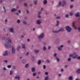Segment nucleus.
I'll return each mask as SVG.
<instances>
[{
    "instance_id": "f8f14e48",
    "label": "nucleus",
    "mask_w": 80,
    "mask_h": 80,
    "mask_svg": "<svg viewBox=\"0 0 80 80\" xmlns=\"http://www.w3.org/2000/svg\"><path fill=\"white\" fill-rule=\"evenodd\" d=\"M34 52L35 53H39L40 51L38 49H34Z\"/></svg>"
},
{
    "instance_id": "37998d69",
    "label": "nucleus",
    "mask_w": 80,
    "mask_h": 80,
    "mask_svg": "<svg viewBox=\"0 0 80 80\" xmlns=\"http://www.w3.org/2000/svg\"><path fill=\"white\" fill-rule=\"evenodd\" d=\"M46 62L48 63H50V60L48 59H47L46 61Z\"/></svg>"
},
{
    "instance_id": "052dcab7",
    "label": "nucleus",
    "mask_w": 80,
    "mask_h": 80,
    "mask_svg": "<svg viewBox=\"0 0 80 80\" xmlns=\"http://www.w3.org/2000/svg\"><path fill=\"white\" fill-rule=\"evenodd\" d=\"M38 18H41V16H40V15H38Z\"/></svg>"
},
{
    "instance_id": "c756f323",
    "label": "nucleus",
    "mask_w": 80,
    "mask_h": 80,
    "mask_svg": "<svg viewBox=\"0 0 80 80\" xmlns=\"http://www.w3.org/2000/svg\"><path fill=\"white\" fill-rule=\"evenodd\" d=\"M73 54H71L69 55V57L70 58H71V57H73Z\"/></svg>"
},
{
    "instance_id": "a19ab883",
    "label": "nucleus",
    "mask_w": 80,
    "mask_h": 80,
    "mask_svg": "<svg viewBox=\"0 0 80 80\" xmlns=\"http://www.w3.org/2000/svg\"><path fill=\"white\" fill-rule=\"evenodd\" d=\"M17 22L18 23H20V19H18Z\"/></svg>"
},
{
    "instance_id": "0e129e2a",
    "label": "nucleus",
    "mask_w": 80,
    "mask_h": 80,
    "mask_svg": "<svg viewBox=\"0 0 80 80\" xmlns=\"http://www.w3.org/2000/svg\"><path fill=\"white\" fill-rule=\"evenodd\" d=\"M27 13H29V11H28V10H26Z\"/></svg>"
},
{
    "instance_id": "864d4df0",
    "label": "nucleus",
    "mask_w": 80,
    "mask_h": 80,
    "mask_svg": "<svg viewBox=\"0 0 80 80\" xmlns=\"http://www.w3.org/2000/svg\"><path fill=\"white\" fill-rule=\"evenodd\" d=\"M32 60H33H33H35V58H34V57H33V56L32 57Z\"/></svg>"
},
{
    "instance_id": "de8ad7c7",
    "label": "nucleus",
    "mask_w": 80,
    "mask_h": 80,
    "mask_svg": "<svg viewBox=\"0 0 80 80\" xmlns=\"http://www.w3.org/2000/svg\"><path fill=\"white\" fill-rule=\"evenodd\" d=\"M45 75H48V72H45Z\"/></svg>"
},
{
    "instance_id": "4d7b16f0",
    "label": "nucleus",
    "mask_w": 80,
    "mask_h": 80,
    "mask_svg": "<svg viewBox=\"0 0 80 80\" xmlns=\"http://www.w3.org/2000/svg\"><path fill=\"white\" fill-rule=\"evenodd\" d=\"M73 54V55H75V56H76V55H77V53H76V52H73V54Z\"/></svg>"
},
{
    "instance_id": "6e6d98bb",
    "label": "nucleus",
    "mask_w": 80,
    "mask_h": 80,
    "mask_svg": "<svg viewBox=\"0 0 80 80\" xmlns=\"http://www.w3.org/2000/svg\"><path fill=\"white\" fill-rule=\"evenodd\" d=\"M29 54V52H27L26 54V56H28Z\"/></svg>"
},
{
    "instance_id": "58836bf2",
    "label": "nucleus",
    "mask_w": 80,
    "mask_h": 80,
    "mask_svg": "<svg viewBox=\"0 0 80 80\" xmlns=\"http://www.w3.org/2000/svg\"><path fill=\"white\" fill-rule=\"evenodd\" d=\"M68 17H69V15L68 14H66L65 15V17L66 18H68Z\"/></svg>"
},
{
    "instance_id": "f3484780",
    "label": "nucleus",
    "mask_w": 80,
    "mask_h": 80,
    "mask_svg": "<svg viewBox=\"0 0 80 80\" xmlns=\"http://www.w3.org/2000/svg\"><path fill=\"white\" fill-rule=\"evenodd\" d=\"M21 46L22 48H25V44H22Z\"/></svg>"
},
{
    "instance_id": "c85d7f7f",
    "label": "nucleus",
    "mask_w": 80,
    "mask_h": 80,
    "mask_svg": "<svg viewBox=\"0 0 80 80\" xmlns=\"http://www.w3.org/2000/svg\"><path fill=\"white\" fill-rule=\"evenodd\" d=\"M59 25V21H57V24H56V26L57 27H58Z\"/></svg>"
},
{
    "instance_id": "69168bd1",
    "label": "nucleus",
    "mask_w": 80,
    "mask_h": 80,
    "mask_svg": "<svg viewBox=\"0 0 80 80\" xmlns=\"http://www.w3.org/2000/svg\"><path fill=\"white\" fill-rule=\"evenodd\" d=\"M74 24H75V23L74 22L72 23V26L73 27H75V25H74Z\"/></svg>"
},
{
    "instance_id": "6ab92c4d",
    "label": "nucleus",
    "mask_w": 80,
    "mask_h": 80,
    "mask_svg": "<svg viewBox=\"0 0 80 80\" xmlns=\"http://www.w3.org/2000/svg\"><path fill=\"white\" fill-rule=\"evenodd\" d=\"M38 1L37 0H35L34 1V5H37Z\"/></svg>"
},
{
    "instance_id": "338daca9",
    "label": "nucleus",
    "mask_w": 80,
    "mask_h": 80,
    "mask_svg": "<svg viewBox=\"0 0 80 80\" xmlns=\"http://www.w3.org/2000/svg\"><path fill=\"white\" fill-rule=\"evenodd\" d=\"M73 5H71L70 6V8H73Z\"/></svg>"
},
{
    "instance_id": "c9c22d12",
    "label": "nucleus",
    "mask_w": 80,
    "mask_h": 80,
    "mask_svg": "<svg viewBox=\"0 0 80 80\" xmlns=\"http://www.w3.org/2000/svg\"><path fill=\"white\" fill-rule=\"evenodd\" d=\"M9 73H10V75H12L13 74V71L11 70L10 72Z\"/></svg>"
},
{
    "instance_id": "f03ea898",
    "label": "nucleus",
    "mask_w": 80,
    "mask_h": 80,
    "mask_svg": "<svg viewBox=\"0 0 80 80\" xmlns=\"http://www.w3.org/2000/svg\"><path fill=\"white\" fill-rule=\"evenodd\" d=\"M8 53L10 54V52H9L8 53V51L7 50H6L3 52V53L2 54V55L4 56H8Z\"/></svg>"
},
{
    "instance_id": "9b49d317",
    "label": "nucleus",
    "mask_w": 80,
    "mask_h": 80,
    "mask_svg": "<svg viewBox=\"0 0 80 80\" xmlns=\"http://www.w3.org/2000/svg\"><path fill=\"white\" fill-rule=\"evenodd\" d=\"M27 63V60L25 59H23L22 61V64H25Z\"/></svg>"
},
{
    "instance_id": "ea45409f",
    "label": "nucleus",
    "mask_w": 80,
    "mask_h": 80,
    "mask_svg": "<svg viewBox=\"0 0 80 80\" xmlns=\"http://www.w3.org/2000/svg\"><path fill=\"white\" fill-rule=\"evenodd\" d=\"M7 67L8 68H11V67H12V66H11V65H8L7 66Z\"/></svg>"
},
{
    "instance_id": "13d9d810",
    "label": "nucleus",
    "mask_w": 80,
    "mask_h": 80,
    "mask_svg": "<svg viewBox=\"0 0 80 80\" xmlns=\"http://www.w3.org/2000/svg\"><path fill=\"white\" fill-rule=\"evenodd\" d=\"M3 62H5V63H7L8 62V61H7V60H4Z\"/></svg>"
},
{
    "instance_id": "dca6fc26",
    "label": "nucleus",
    "mask_w": 80,
    "mask_h": 80,
    "mask_svg": "<svg viewBox=\"0 0 80 80\" xmlns=\"http://www.w3.org/2000/svg\"><path fill=\"white\" fill-rule=\"evenodd\" d=\"M21 47V46L20 45H19L18 46L17 48V50L18 51V50H20V49Z\"/></svg>"
},
{
    "instance_id": "e433bc0d",
    "label": "nucleus",
    "mask_w": 80,
    "mask_h": 80,
    "mask_svg": "<svg viewBox=\"0 0 80 80\" xmlns=\"http://www.w3.org/2000/svg\"><path fill=\"white\" fill-rule=\"evenodd\" d=\"M3 9H4V13H6L7 11L6 10V9H5V7L4 6H3Z\"/></svg>"
},
{
    "instance_id": "f257e3e1",
    "label": "nucleus",
    "mask_w": 80,
    "mask_h": 80,
    "mask_svg": "<svg viewBox=\"0 0 80 80\" xmlns=\"http://www.w3.org/2000/svg\"><path fill=\"white\" fill-rule=\"evenodd\" d=\"M5 47L6 48H12V45L9 44L8 42L6 41L5 42Z\"/></svg>"
},
{
    "instance_id": "9d476101",
    "label": "nucleus",
    "mask_w": 80,
    "mask_h": 80,
    "mask_svg": "<svg viewBox=\"0 0 80 80\" xmlns=\"http://www.w3.org/2000/svg\"><path fill=\"white\" fill-rule=\"evenodd\" d=\"M64 28H61L59 29V30H58V33H59L60 32H64Z\"/></svg>"
},
{
    "instance_id": "5fc2aeb1",
    "label": "nucleus",
    "mask_w": 80,
    "mask_h": 80,
    "mask_svg": "<svg viewBox=\"0 0 80 80\" xmlns=\"http://www.w3.org/2000/svg\"><path fill=\"white\" fill-rule=\"evenodd\" d=\"M57 53H55L54 54L53 57H55L57 56Z\"/></svg>"
},
{
    "instance_id": "09e8293b",
    "label": "nucleus",
    "mask_w": 80,
    "mask_h": 80,
    "mask_svg": "<svg viewBox=\"0 0 80 80\" xmlns=\"http://www.w3.org/2000/svg\"><path fill=\"white\" fill-rule=\"evenodd\" d=\"M12 68L13 70H15L16 69V67L15 66H13L12 67Z\"/></svg>"
},
{
    "instance_id": "72a5a7b5",
    "label": "nucleus",
    "mask_w": 80,
    "mask_h": 80,
    "mask_svg": "<svg viewBox=\"0 0 80 80\" xmlns=\"http://www.w3.org/2000/svg\"><path fill=\"white\" fill-rule=\"evenodd\" d=\"M41 60H39L38 61V65H40L41 64Z\"/></svg>"
},
{
    "instance_id": "bf43d9fd",
    "label": "nucleus",
    "mask_w": 80,
    "mask_h": 80,
    "mask_svg": "<svg viewBox=\"0 0 80 80\" xmlns=\"http://www.w3.org/2000/svg\"><path fill=\"white\" fill-rule=\"evenodd\" d=\"M18 12L19 13H21V10H18Z\"/></svg>"
},
{
    "instance_id": "5701e85b",
    "label": "nucleus",
    "mask_w": 80,
    "mask_h": 80,
    "mask_svg": "<svg viewBox=\"0 0 80 80\" xmlns=\"http://www.w3.org/2000/svg\"><path fill=\"white\" fill-rule=\"evenodd\" d=\"M43 3L44 5H47V0H44L43 2Z\"/></svg>"
},
{
    "instance_id": "39448f33",
    "label": "nucleus",
    "mask_w": 80,
    "mask_h": 80,
    "mask_svg": "<svg viewBox=\"0 0 80 80\" xmlns=\"http://www.w3.org/2000/svg\"><path fill=\"white\" fill-rule=\"evenodd\" d=\"M72 58L73 59H75L77 58V59H78V60H80V56H78V54H76V56H74Z\"/></svg>"
},
{
    "instance_id": "2f4dec72",
    "label": "nucleus",
    "mask_w": 80,
    "mask_h": 80,
    "mask_svg": "<svg viewBox=\"0 0 80 80\" xmlns=\"http://www.w3.org/2000/svg\"><path fill=\"white\" fill-rule=\"evenodd\" d=\"M42 49L44 51L46 50H47V48L45 46H44L43 47Z\"/></svg>"
},
{
    "instance_id": "a878e982",
    "label": "nucleus",
    "mask_w": 80,
    "mask_h": 80,
    "mask_svg": "<svg viewBox=\"0 0 80 80\" xmlns=\"http://www.w3.org/2000/svg\"><path fill=\"white\" fill-rule=\"evenodd\" d=\"M24 7H27L28 6V4L27 3L25 2L24 3Z\"/></svg>"
},
{
    "instance_id": "79ce46f5",
    "label": "nucleus",
    "mask_w": 80,
    "mask_h": 80,
    "mask_svg": "<svg viewBox=\"0 0 80 80\" xmlns=\"http://www.w3.org/2000/svg\"><path fill=\"white\" fill-rule=\"evenodd\" d=\"M42 13V12L41 11H38V15H40V14H41Z\"/></svg>"
},
{
    "instance_id": "b1692460",
    "label": "nucleus",
    "mask_w": 80,
    "mask_h": 80,
    "mask_svg": "<svg viewBox=\"0 0 80 80\" xmlns=\"http://www.w3.org/2000/svg\"><path fill=\"white\" fill-rule=\"evenodd\" d=\"M8 41L9 43H12V41H11V40H10V39L9 38H8Z\"/></svg>"
},
{
    "instance_id": "a211bd4d",
    "label": "nucleus",
    "mask_w": 80,
    "mask_h": 80,
    "mask_svg": "<svg viewBox=\"0 0 80 80\" xmlns=\"http://www.w3.org/2000/svg\"><path fill=\"white\" fill-rule=\"evenodd\" d=\"M31 71L32 72H35V68H32L31 69Z\"/></svg>"
},
{
    "instance_id": "c03bdc74",
    "label": "nucleus",
    "mask_w": 80,
    "mask_h": 80,
    "mask_svg": "<svg viewBox=\"0 0 80 80\" xmlns=\"http://www.w3.org/2000/svg\"><path fill=\"white\" fill-rule=\"evenodd\" d=\"M69 15L70 16H72V15H73V13H72V12H70L69 13Z\"/></svg>"
},
{
    "instance_id": "393cba45",
    "label": "nucleus",
    "mask_w": 80,
    "mask_h": 80,
    "mask_svg": "<svg viewBox=\"0 0 80 80\" xmlns=\"http://www.w3.org/2000/svg\"><path fill=\"white\" fill-rule=\"evenodd\" d=\"M52 33H58V31H55L54 30H52Z\"/></svg>"
},
{
    "instance_id": "4c0bfd02",
    "label": "nucleus",
    "mask_w": 80,
    "mask_h": 80,
    "mask_svg": "<svg viewBox=\"0 0 80 80\" xmlns=\"http://www.w3.org/2000/svg\"><path fill=\"white\" fill-rule=\"evenodd\" d=\"M32 75L33 77H35V76L37 75V74H36V73L35 72H34L32 74Z\"/></svg>"
},
{
    "instance_id": "4468645a",
    "label": "nucleus",
    "mask_w": 80,
    "mask_h": 80,
    "mask_svg": "<svg viewBox=\"0 0 80 80\" xmlns=\"http://www.w3.org/2000/svg\"><path fill=\"white\" fill-rule=\"evenodd\" d=\"M36 23L38 25H40L41 23H42V22L40 20H38L36 22Z\"/></svg>"
},
{
    "instance_id": "0eeeda50",
    "label": "nucleus",
    "mask_w": 80,
    "mask_h": 80,
    "mask_svg": "<svg viewBox=\"0 0 80 80\" xmlns=\"http://www.w3.org/2000/svg\"><path fill=\"white\" fill-rule=\"evenodd\" d=\"M67 4V2L65 0H63L62 2L61 5L62 7H63L65 5Z\"/></svg>"
},
{
    "instance_id": "e2e57ef3",
    "label": "nucleus",
    "mask_w": 80,
    "mask_h": 80,
    "mask_svg": "<svg viewBox=\"0 0 80 80\" xmlns=\"http://www.w3.org/2000/svg\"><path fill=\"white\" fill-rule=\"evenodd\" d=\"M78 32H80V28H78Z\"/></svg>"
},
{
    "instance_id": "3c124183",
    "label": "nucleus",
    "mask_w": 80,
    "mask_h": 80,
    "mask_svg": "<svg viewBox=\"0 0 80 80\" xmlns=\"http://www.w3.org/2000/svg\"><path fill=\"white\" fill-rule=\"evenodd\" d=\"M61 4H62V2H61V1H60L59 2L58 5L59 6H60V5H61Z\"/></svg>"
},
{
    "instance_id": "774afa93",
    "label": "nucleus",
    "mask_w": 80,
    "mask_h": 80,
    "mask_svg": "<svg viewBox=\"0 0 80 80\" xmlns=\"http://www.w3.org/2000/svg\"><path fill=\"white\" fill-rule=\"evenodd\" d=\"M80 79L79 78H77L75 79V80H80Z\"/></svg>"
},
{
    "instance_id": "8fccbe9b",
    "label": "nucleus",
    "mask_w": 80,
    "mask_h": 80,
    "mask_svg": "<svg viewBox=\"0 0 80 80\" xmlns=\"http://www.w3.org/2000/svg\"><path fill=\"white\" fill-rule=\"evenodd\" d=\"M56 18H57V19H60V16H58L56 17Z\"/></svg>"
},
{
    "instance_id": "4be33fe9",
    "label": "nucleus",
    "mask_w": 80,
    "mask_h": 80,
    "mask_svg": "<svg viewBox=\"0 0 80 80\" xmlns=\"http://www.w3.org/2000/svg\"><path fill=\"white\" fill-rule=\"evenodd\" d=\"M25 67L26 68H28V67H29V64L27 63L25 64Z\"/></svg>"
},
{
    "instance_id": "412c9836",
    "label": "nucleus",
    "mask_w": 80,
    "mask_h": 80,
    "mask_svg": "<svg viewBox=\"0 0 80 80\" xmlns=\"http://www.w3.org/2000/svg\"><path fill=\"white\" fill-rule=\"evenodd\" d=\"M15 11H16V9L15 8H12L11 10L12 12H15Z\"/></svg>"
},
{
    "instance_id": "1a4fd4ad",
    "label": "nucleus",
    "mask_w": 80,
    "mask_h": 80,
    "mask_svg": "<svg viewBox=\"0 0 80 80\" xmlns=\"http://www.w3.org/2000/svg\"><path fill=\"white\" fill-rule=\"evenodd\" d=\"M75 17H80V12H78L77 13H75Z\"/></svg>"
},
{
    "instance_id": "f704fd0d",
    "label": "nucleus",
    "mask_w": 80,
    "mask_h": 80,
    "mask_svg": "<svg viewBox=\"0 0 80 80\" xmlns=\"http://www.w3.org/2000/svg\"><path fill=\"white\" fill-rule=\"evenodd\" d=\"M71 60H72V59L71 58H69L68 59V62H70Z\"/></svg>"
},
{
    "instance_id": "7c9ffc66",
    "label": "nucleus",
    "mask_w": 80,
    "mask_h": 80,
    "mask_svg": "<svg viewBox=\"0 0 80 80\" xmlns=\"http://www.w3.org/2000/svg\"><path fill=\"white\" fill-rule=\"evenodd\" d=\"M69 80H73V77L72 76H69Z\"/></svg>"
},
{
    "instance_id": "aec40b11",
    "label": "nucleus",
    "mask_w": 80,
    "mask_h": 80,
    "mask_svg": "<svg viewBox=\"0 0 80 80\" xmlns=\"http://www.w3.org/2000/svg\"><path fill=\"white\" fill-rule=\"evenodd\" d=\"M15 79L17 80V79H18V78H20V77L18 76V75H17L15 77Z\"/></svg>"
},
{
    "instance_id": "a18cd8bd",
    "label": "nucleus",
    "mask_w": 80,
    "mask_h": 80,
    "mask_svg": "<svg viewBox=\"0 0 80 80\" xmlns=\"http://www.w3.org/2000/svg\"><path fill=\"white\" fill-rule=\"evenodd\" d=\"M2 40H5V37H2Z\"/></svg>"
},
{
    "instance_id": "603ef678",
    "label": "nucleus",
    "mask_w": 80,
    "mask_h": 80,
    "mask_svg": "<svg viewBox=\"0 0 80 80\" xmlns=\"http://www.w3.org/2000/svg\"><path fill=\"white\" fill-rule=\"evenodd\" d=\"M46 68V66L45 65H43V69H45Z\"/></svg>"
},
{
    "instance_id": "473e14b6",
    "label": "nucleus",
    "mask_w": 80,
    "mask_h": 80,
    "mask_svg": "<svg viewBox=\"0 0 80 80\" xmlns=\"http://www.w3.org/2000/svg\"><path fill=\"white\" fill-rule=\"evenodd\" d=\"M49 78H48V77H46L45 78L44 80H48Z\"/></svg>"
},
{
    "instance_id": "ddd939ff",
    "label": "nucleus",
    "mask_w": 80,
    "mask_h": 80,
    "mask_svg": "<svg viewBox=\"0 0 80 80\" xmlns=\"http://www.w3.org/2000/svg\"><path fill=\"white\" fill-rule=\"evenodd\" d=\"M22 24H23V25H26L27 24V22L24 20H22Z\"/></svg>"
},
{
    "instance_id": "680f3d73",
    "label": "nucleus",
    "mask_w": 80,
    "mask_h": 80,
    "mask_svg": "<svg viewBox=\"0 0 80 80\" xmlns=\"http://www.w3.org/2000/svg\"><path fill=\"white\" fill-rule=\"evenodd\" d=\"M3 70H4L5 71V70H7V69H6V68H5V67H4L3 68Z\"/></svg>"
},
{
    "instance_id": "423d86ee",
    "label": "nucleus",
    "mask_w": 80,
    "mask_h": 80,
    "mask_svg": "<svg viewBox=\"0 0 80 80\" xmlns=\"http://www.w3.org/2000/svg\"><path fill=\"white\" fill-rule=\"evenodd\" d=\"M11 52L12 54H14L15 53V48L13 46L12 47Z\"/></svg>"
},
{
    "instance_id": "6e6552de",
    "label": "nucleus",
    "mask_w": 80,
    "mask_h": 80,
    "mask_svg": "<svg viewBox=\"0 0 80 80\" xmlns=\"http://www.w3.org/2000/svg\"><path fill=\"white\" fill-rule=\"evenodd\" d=\"M9 31L11 33H14V29L13 28H11L9 29Z\"/></svg>"
},
{
    "instance_id": "bb28decb",
    "label": "nucleus",
    "mask_w": 80,
    "mask_h": 80,
    "mask_svg": "<svg viewBox=\"0 0 80 80\" xmlns=\"http://www.w3.org/2000/svg\"><path fill=\"white\" fill-rule=\"evenodd\" d=\"M56 59L57 60V61H58V62L60 61V58H58V57H56Z\"/></svg>"
},
{
    "instance_id": "cd10ccee",
    "label": "nucleus",
    "mask_w": 80,
    "mask_h": 80,
    "mask_svg": "<svg viewBox=\"0 0 80 80\" xmlns=\"http://www.w3.org/2000/svg\"><path fill=\"white\" fill-rule=\"evenodd\" d=\"M58 48L59 51H62V49L60 47H58Z\"/></svg>"
},
{
    "instance_id": "49530a36",
    "label": "nucleus",
    "mask_w": 80,
    "mask_h": 80,
    "mask_svg": "<svg viewBox=\"0 0 80 80\" xmlns=\"http://www.w3.org/2000/svg\"><path fill=\"white\" fill-rule=\"evenodd\" d=\"M43 45H47V42H43Z\"/></svg>"
},
{
    "instance_id": "7ed1b4c3",
    "label": "nucleus",
    "mask_w": 80,
    "mask_h": 80,
    "mask_svg": "<svg viewBox=\"0 0 80 80\" xmlns=\"http://www.w3.org/2000/svg\"><path fill=\"white\" fill-rule=\"evenodd\" d=\"M66 30L67 31L68 33H70L72 31V28L68 26H67L66 27Z\"/></svg>"
},
{
    "instance_id": "20e7f679",
    "label": "nucleus",
    "mask_w": 80,
    "mask_h": 80,
    "mask_svg": "<svg viewBox=\"0 0 80 80\" xmlns=\"http://www.w3.org/2000/svg\"><path fill=\"white\" fill-rule=\"evenodd\" d=\"M38 39L39 40H41L42 38H44V33H42L38 37Z\"/></svg>"
},
{
    "instance_id": "2eb2a0df",
    "label": "nucleus",
    "mask_w": 80,
    "mask_h": 80,
    "mask_svg": "<svg viewBox=\"0 0 80 80\" xmlns=\"http://www.w3.org/2000/svg\"><path fill=\"white\" fill-rule=\"evenodd\" d=\"M76 73H78V74H80V68H79L77 70H76Z\"/></svg>"
}]
</instances>
